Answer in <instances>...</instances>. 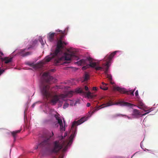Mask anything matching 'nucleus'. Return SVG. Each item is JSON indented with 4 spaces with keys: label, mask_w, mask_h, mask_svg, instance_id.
<instances>
[{
    "label": "nucleus",
    "mask_w": 158,
    "mask_h": 158,
    "mask_svg": "<svg viewBox=\"0 0 158 158\" xmlns=\"http://www.w3.org/2000/svg\"><path fill=\"white\" fill-rule=\"evenodd\" d=\"M57 31L60 32V37L58 39L56 48L54 52L50 55L47 56L44 60L36 64H34L33 62H27L26 63L27 64L33 67L34 68H41L47 63L50 61L52 59L56 57V59L54 61L56 65H63L66 66L67 65V64L70 63L72 60H77L78 59V57L73 52L70 53H65L62 57H58L59 55L60 54V49L63 48L64 45H66L67 43L62 40V38L64 36L65 30L62 31L58 30Z\"/></svg>",
    "instance_id": "nucleus-1"
},
{
    "label": "nucleus",
    "mask_w": 158,
    "mask_h": 158,
    "mask_svg": "<svg viewBox=\"0 0 158 158\" xmlns=\"http://www.w3.org/2000/svg\"><path fill=\"white\" fill-rule=\"evenodd\" d=\"M42 85L41 87L42 93L47 100L48 99H51V103L52 105H55L57 102L60 101V98H63L67 97H71L74 93L72 91H69L66 94H61L59 95H54V93L52 91L49 90V86L48 85H45L44 83L48 84L54 82L55 79L51 76L48 72H44L41 77Z\"/></svg>",
    "instance_id": "nucleus-2"
},
{
    "label": "nucleus",
    "mask_w": 158,
    "mask_h": 158,
    "mask_svg": "<svg viewBox=\"0 0 158 158\" xmlns=\"http://www.w3.org/2000/svg\"><path fill=\"white\" fill-rule=\"evenodd\" d=\"M118 51H115L110 55H106L103 60L102 66L99 61L95 62L90 57H87L85 60L81 59L77 63L79 65H83L82 69L87 68H95V69H108L111 66V60Z\"/></svg>",
    "instance_id": "nucleus-3"
},
{
    "label": "nucleus",
    "mask_w": 158,
    "mask_h": 158,
    "mask_svg": "<svg viewBox=\"0 0 158 158\" xmlns=\"http://www.w3.org/2000/svg\"><path fill=\"white\" fill-rule=\"evenodd\" d=\"M74 136V134H71L70 137V139L69 142L67 141L64 140L63 136H62L61 139L54 141L50 150L51 152L53 153H57L61 150L63 152H65L67 150L69 143L72 142V139Z\"/></svg>",
    "instance_id": "nucleus-4"
},
{
    "label": "nucleus",
    "mask_w": 158,
    "mask_h": 158,
    "mask_svg": "<svg viewBox=\"0 0 158 158\" xmlns=\"http://www.w3.org/2000/svg\"><path fill=\"white\" fill-rule=\"evenodd\" d=\"M118 103L121 105H123L124 106H131V105H133L131 103L125 102H120ZM118 104V103H116L115 104H114V103L113 102L111 101H110L108 102H107L105 104H103L101 106H96L94 109L92 111V114H93V113H94L97 111L100 108L109 106L115 104Z\"/></svg>",
    "instance_id": "nucleus-5"
},
{
    "label": "nucleus",
    "mask_w": 158,
    "mask_h": 158,
    "mask_svg": "<svg viewBox=\"0 0 158 158\" xmlns=\"http://www.w3.org/2000/svg\"><path fill=\"white\" fill-rule=\"evenodd\" d=\"M54 134L52 132V135H47L43 139L42 142L37 147H35V149H37L38 147L47 148L50 145L51 143V138L53 136Z\"/></svg>",
    "instance_id": "nucleus-6"
},
{
    "label": "nucleus",
    "mask_w": 158,
    "mask_h": 158,
    "mask_svg": "<svg viewBox=\"0 0 158 158\" xmlns=\"http://www.w3.org/2000/svg\"><path fill=\"white\" fill-rule=\"evenodd\" d=\"M114 90L118 91L121 93L126 94L128 95H131L132 96L134 95V92L135 90H131L130 91H127L124 88H121L118 86L114 87Z\"/></svg>",
    "instance_id": "nucleus-7"
},
{
    "label": "nucleus",
    "mask_w": 158,
    "mask_h": 158,
    "mask_svg": "<svg viewBox=\"0 0 158 158\" xmlns=\"http://www.w3.org/2000/svg\"><path fill=\"white\" fill-rule=\"evenodd\" d=\"M88 119V117H83L77 121H74L73 122L72 124L71 128H73L74 126L76 125H78L82 124L84 122L86 121Z\"/></svg>",
    "instance_id": "nucleus-8"
},
{
    "label": "nucleus",
    "mask_w": 158,
    "mask_h": 158,
    "mask_svg": "<svg viewBox=\"0 0 158 158\" xmlns=\"http://www.w3.org/2000/svg\"><path fill=\"white\" fill-rule=\"evenodd\" d=\"M104 73L106 74V78L108 79V80L109 81L110 83L112 85L114 84V83L112 79V76H111L110 74L108 73V70H105V71H104Z\"/></svg>",
    "instance_id": "nucleus-9"
},
{
    "label": "nucleus",
    "mask_w": 158,
    "mask_h": 158,
    "mask_svg": "<svg viewBox=\"0 0 158 158\" xmlns=\"http://www.w3.org/2000/svg\"><path fill=\"white\" fill-rule=\"evenodd\" d=\"M141 114V112L139 110L134 109L133 110L132 115L135 116V118H138Z\"/></svg>",
    "instance_id": "nucleus-10"
},
{
    "label": "nucleus",
    "mask_w": 158,
    "mask_h": 158,
    "mask_svg": "<svg viewBox=\"0 0 158 158\" xmlns=\"http://www.w3.org/2000/svg\"><path fill=\"white\" fill-rule=\"evenodd\" d=\"M25 49H24L20 50V52H19V54L23 57H25L31 54V52H28L25 53Z\"/></svg>",
    "instance_id": "nucleus-11"
},
{
    "label": "nucleus",
    "mask_w": 158,
    "mask_h": 158,
    "mask_svg": "<svg viewBox=\"0 0 158 158\" xmlns=\"http://www.w3.org/2000/svg\"><path fill=\"white\" fill-rule=\"evenodd\" d=\"M1 59L2 62H4L6 64L10 63L11 62L12 60V58H9L7 57H5L4 58L1 57Z\"/></svg>",
    "instance_id": "nucleus-12"
},
{
    "label": "nucleus",
    "mask_w": 158,
    "mask_h": 158,
    "mask_svg": "<svg viewBox=\"0 0 158 158\" xmlns=\"http://www.w3.org/2000/svg\"><path fill=\"white\" fill-rule=\"evenodd\" d=\"M90 75L87 72H85L83 75V78L84 79L83 81H85L89 79Z\"/></svg>",
    "instance_id": "nucleus-13"
},
{
    "label": "nucleus",
    "mask_w": 158,
    "mask_h": 158,
    "mask_svg": "<svg viewBox=\"0 0 158 158\" xmlns=\"http://www.w3.org/2000/svg\"><path fill=\"white\" fill-rule=\"evenodd\" d=\"M56 34L55 33H51L50 32L49 34L48 39L50 41H53L54 40V37L55 35H56Z\"/></svg>",
    "instance_id": "nucleus-14"
},
{
    "label": "nucleus",
    "mask_w": 158,
    "mask_h": 158,
    "mask_svg": "<svg viewBox=\"0 0 158 158\" xmlns=\"http://www.w3.org/2000/svg\"><path fill=\"white\" fill-rule=\"evenodd\" d=\"M21 129H20L19 130L13 131L11 132V134L14 137V139L15 138L17 134L19 133L21 131Z\"/></svg>",
    "instance_id": "nucleus-15"
},
{
    "label": "nucleus",
    "mask_w": 158,
    "mask_h": 158,
    "mask_svg": "<svg viewBox=\"0 0 158 158\" xmlns=\"http://www.w3.org/2000/svg\"><path fill=\"white\" fill-rule=\"evenodd\" d=\"M125 116V115L122 114H113L111 116V118H115L118 117L123 116Z\"/></svg>",
    "instance_id": "nucleus-16"
},
{
    "label": "nucleus",
    "mask_w": 158,
    "mask_h": 158,
    "mask_svg": "<svg viewBox=\"0 0 158 158\" xmlns=\"http://www.w3.org/2000/svg\"><path fill=\"white\" fill-rule=\"evenodd\" d=\"M86 95L88 98H93L95 96L93 95L90 91H88L86 94Z\"/></svg>",
    "instance_id": "nucleus-17"
},
{
    "label": "nucleus",
    "mask_w": 158,
    "mask_h": 158,
    "mask_svg": "<svg viewBox=\"0 0 158 158\" xmlns=\"http://www.w3.org/2000/svg\"><path fill=\"white\" fill-rule=\"evenodd\" d=\"M76 92L78 93L84 94L85 92L84 91L83 89L81 88H79L77 89L76 90Z\"/></svg>",
    "instance_id": "nucleus-18"
},
{
    "label": "nucleus",
    "mask_w": 158,
    "mask_h": 158,
    "mask_svg": "<svg viewBox=\"0 0 158 158\" xmlns=\"http://www.w3.org/2000/svg\"><path fill=\"white\" fill-rule=\"evenodd\" d=\"M60 125L61 131H64L65 130V126H63V124Z\"/></svg>",
    "instance_id": "nucleus-19"
},
{
    "label": "nucleus",
    "mask_w": 158,
    "mask_h": 158,
    "mask_svg": "<svg viewBox=\"0 0 158 158\" xmlns=\"http://www.w3.org/2000/svg\"><path fill=\"white\" fill-rule=\"evenodd\" d=\"M69 106V104L66 102L64 103L63 105V108L64 109H66V108L68 107Z\"/></svg>",
    "instance_id": "nucleus-20"
},
{
    "label": "nucleus",
    "mask_w": 158,
    "mask_h": 158,
    "mask_svg": "<svg viewBox=\"0 0 158 158\" xmlns=\"http://www.w3.org/2000/svg\"><path fill=\"white\" fill-rule=\"evenodd\" d=\"M100 88L103 90H107L108 88L107 87H105L104 86H100Z\"/></svg>",
    "instance_id": "nucleus-21"
},
{
    "label": "nucleus",
    "mask_w": 158,
    "mask_h": 158,
    "mask_svg": "<svg viewBox=\"0 0 158 158\" xmlns=\"http://www.w3.org/2000/svg\"><path fill=\"white\" fill-rule=\"evenodd\" d=\"M58 122V123L59 124V125H60L63 124L62 121V119L60 118H59L57 120Z\"/></svg>",
    "instance_id": "nucleus-22"
},
{
    "label": "nucleus",
    "mask_w": 158,
    "mask_h": 158,
    "mask_svg": "<svg viewBox=\"0 0 158 158\" xmlns=\"http://www.w3.org/2000/svg\"><path fill=\"white\" fill-rule=\"evenodd\" d=\"M137 107L140 109H143L144 106H140L139 105H138L137 106Z\"/></svg>",
    "instance_id": "nucleus-23"
},
{
    "label": "nucleus",
    "mask_w": 158,
    "mask_h": 158,
    "mask_svg": "<svg viewBox=\"0 0 158 158\" xmlns=\"http://www.w3.org/2000/svg\"><path fill=\"white\" fill-rule=\"evenodd\" d=\"M55 117L57 120L58 119H59L60 118V117H59L58 115H57V114L55 115Z\"/></svg>",
    "instance_id": "nucleus-24"
},
{
    "label": "nucleus",
    "mask_w": 158,
    "mask_h": 158,
    "mask_svg": "<svg viewBox=\"0 0 158 158\" xmlns=\"http://www.w3.org/2000/svg\"><path fill=\"white\" fill-rule=\"evenodd\" d=\"M149 112H150V111H149L148 112L146 113H144V114H141L140 115V117H142V116H143L145 115L146 114H148Z\"/></svg>",
    "instance_id": "nucleus-25"
},
{
    "label": "nucleus",
    "mask_w": 158,
    "mask_h": 158,
    "mask_svg": "<svg viewBox=\"0 0 158 158\" xmlns=\"http://www.w3.org/2000/svg\"><path fill=\"white\" fill-rule=\"evenodd\" d=\"M138 105H139L140 106H144V104L142 102H139V103Z\"/></svg>",
    "instance_id": "nucleus-26"
},
{
    "label": "nucleus",
    "mask_w": 158,
    "mask_h": 158,
    "mask_svg": "<svg viewBox=\"0 0 158 158\" xmlns=\"http://www.w3.org/2000/svg\"><path fill=\"white\" fill-rule=\"evenodd\" d=\"M84 88H85V90L86 91H88V89H89L88 87L87 86H85Z\"/></svg>",
    "instance_id": "nucleus-27"
},
{
    "label": "nucleus",
    "mask_w": 158,
    "mask_h": 158,
    "mask_svg": "<svg viewBox=\"0 0 158 158\" xmlns=\"http://www.w3.org/2000/svg\"><path fill=\"white\" fill-rule=\"evenodd\" d=\"M135 95L137 96L138 95V90H137L136 91L135 93Z\"/></svg>",
    "instance_id": "nucleus-28"
},
{
    "label": "nucleus",
    "mask_w": 158,
    "mask_h": 158,
    "mask_svg": "<svg viewBox=\"0 0 158 158\" xmlns=\"http://www.w3.org/2000/svg\"><path fill=\"white\" fill-rule=\"evenodd\" d=\"M90 106V104L89 103H88L87 104L86 106L88 107H89Z\"/></svg>",
    "instance_id": "nucleus-29"
},
{
    "label": "nucleus",
    "mask_w": 158,
    "mask_h": 158,
    "mask_svg": "<svg viewBox=\"0 0 158 158\" xmlns=\"http://www.w3.org/2000/svg\"><path fill=\"white\" fill-rule=\"evenodd\" d=\"M93 90H97V88L96 87H93Z\"/></svg>",
    "instance_id": "nucleus-30"
},
{
    "label": "nucleus",
    "mask_w": 158,
    "mask_h": 158,
    "mask_svg": "<svg viewBox=\"0 0 158 158\" xmlns=\"http://www.w3.org/2000/svg\"><path fill=\"white\" fill-rule=\"evenodd\" d=\"M147 150L148 151H150V152H151V153H153V151H152V150H148V149H147Z\"/></svg>",
    "instance_id": "nucleus-31"
},
{
    "label": "nucleus",
    "mask_w": 158,
    "mask_h": 158,
    "mask_svg": "<svg viewBox=\"0 0 158 158\" xmlns=\"http://www.w3.org/2000/svg\"><path fill=\"white\" fill-rule=\"evenodd\" d=\"M0 53L2 56L3 55V53L1 50H0Z\"/></svg>",
    "instance_id": "nucleus-32"
},
{
    "label": "nucleus",
    "mask_w": 158,
    "mask_h": 158,
    "mask_svg": "<svg viewBox=\"0 0 158 158\" xmlns=\"http://www.w3.org/2000/svg\"><path fill=\"white\" fill-rule=\"evenodd\" d=\"M102 84H103V85H107V84H106V83H104V82H102Z\"/></svg>",
    "instance_id": "nucleus-33"
},
{
    "label": "nucleus",
    "mask_w": 158,
    "mask_h": 158,
    "mask_svg": "<svg viewBox=\"0 0 158 158\" xmlns=\"http://www.w3.org/2000/svg\"><path fill=\"white\" fill-rule=\"evenodd\" d=\"M40 42L41 44L43 45V44H42V43L43 42V41H41V40H40Z\"/></svg>",
    "instance_id": "nucleus-34"
},
{
    "label": "nucleus",
    "mask_w": 158,
    "mask_h": 158,
    "mask_svg": "<svg viewBox=\"0 0 158 158\" xmlns=\"http://www.w3.org/2000/svg\"><path fill=\"white\" fill-rule=\"evenodd\" d=\"M63 122H64V125H65V121L64 119H63Z\"/></svg>",
    "instance_id": "nucleus-35"
},
{
    "label": "nucleus",
    "mask_w": 158,
    "mask_h": 158,
    "mask_svg": "<svg viewBox=\"0 0 158 158\" xmlns=\"http://www.w3.org/2000/svg\"><path fill=\"white\" fill-rule=\"evenodd\" d=\"M52 70V72H55V70H56L53 69V70Z\"/></svg>",
    "instance_id": "nucleus-36"
},
{
    "label": "nucleus",
    "mask_w": 158,
    "mask_h": 158,
    "mask_svg": "<svg viewBox=\"0 0 158 158\" xmlns=\"http://www.w3.org/2000/svg\"><path fill=\"white\" fill-rule=\"evenodd\" d=\"M34 41L35 42V43H36V42H37V40H35Z\"/></svg>",
    "instance_id": "nucleus-37"
},
{
    "label": "nucleus",
    "mask_w": 158,
    "mask_h": 158,
    "mask_svg": "<svg viewBox=\"0 0 158 158\" xmlns=\"http://www.w3.org/2000/svg\"><path fill=\"white\" fill-rule=\"evenodd\" d=\"M127 118H128V119H130V117H128V116H127Z\"/></svg>",
    "instance_id": "nucleus-38"
},
{
    "label": "nucleus",
    "mask_w": 158,
    "mask_h": 158,
    "mask_svg": "<svg viewBox=\"0 0 158 158\" xmlns=\"http://www.w3.org/2000/svg\"><path fill=\"white\" fill-rule=\"evenodd\" d=\"M15 69H17L15 68Z\"/></svg>",
    "instance_id": "nucleus-39"
},
{
    "label": "nucleus",
    "mask_w": 158,
    "mask_h": 158,
    "mask_svg": "<svg viewBox=\"0 0 158 158\" xmlns=\"http://www.w3.org/2000/svg\"><path fill=\"white\" fill-rule=\"evenodd\" d=\"M32 106L33 107L34 106V105H33Z\"/></svg>",
    "instance_id": "nucleus-40"
},
{
    "label": "nucleus",
    "mask_w": 158,
    "mask_h": 158,
    "mask_svg": "<svg viewBox=\"0 0 158 158\" xmlns=\"http://www.w3.org/2000/svg\"><path fill=\"white\" fill-rule=\"evenodd\" d=\"M78 69V68L76 69Z\"/></svg>",
    "instance_id": "nucleus-41"
}]
</instances>
